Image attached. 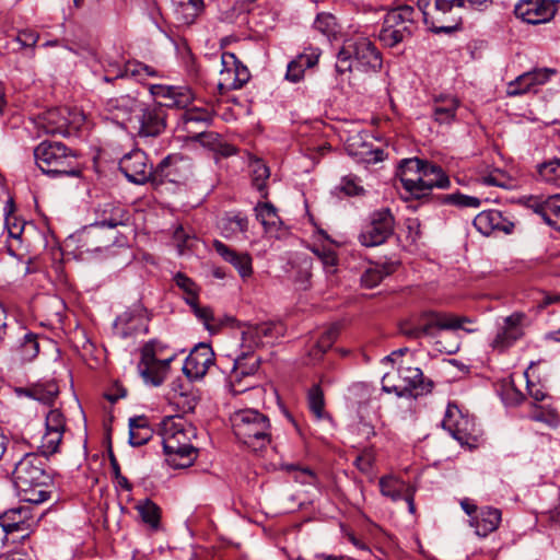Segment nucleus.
<instances>
[{"label": "nucleus", "mask_w": 560, "mask_h": 560, "mask_svg": "<svg viewBox=\"0 0 560 560\" xmlns=\"http://www.w3.org/2000/svg\"><path fill=\"white\" fill-rule=\"evenodd\" d=\"M12 481L24 502L40 504L50 498L52 478L42 455L24 454L14 465Z\"/></svg>", "instance_id": "f257e3e1"}, {"label": "nucleus", "mask_w": 560, "mask_h": 560, "mask_svg": "<svg viewBox=\"0 0 560 560\" xmlns=\"http://www.w3.org/2000/svg\"><path fill=\"white\" fill-rule=\"evenodd\" d=\"M160 435L165 460L170 466L187 468L197 459L198 450L191 444L197 436V429L182 416L164 418L160 424Z\"/></svg>", "instance_id": "f03ea898"}, {"label": "nucleus", "mask_w": 560, "mask_h": 560, "mask_svg": "<svg viewBox=\"0 0 560 560\" xmlns=\"http://www.w3.org/2000/svg\"><path fill=\"white\" fill-rule=\"evenodd\" d=\"M38 168L49 177H79L82 173L79 154L75 150L58 141H42L34 149Z\"/></svg>", "instance_id": "7ed1b4c3"}, {"label": "nucleus", "mask_w": 560, "mask_h": 560, "mask_svg": "<svg viewBox=\"0 0 560 560\" xmlns=\"http://www.w3.org/2000/svg\"><path fill=\"white\" fill-rule=\"evenodd\" d=\"M463 323H470V319L456 317L451 313L425 310L401 322L399 330L408 339L434 338L441 330L463 328Z\"/></svg>", "instance_id": "20e7f679"}, {"label": "nucleus", "mask_w": 560, "mask_h": 560, "mask_svg": "<svg viewBox=\"0 0 560 560\" xmlns=\"http://www.w3.org/2000/svg\"><path fill=\"white\" fill-rule=\"evenodd\" d=\"M235 436L253 451H260L271 443V423L265 413L257 409H242L231 416Z\"/></svg>", "instance_id": "39448f33"}, {"label": "nucleus", "mask_w": 560, "mask_h": 560, "mask_svg": "<svg viewBox=\"0 0 560 560\" xmlns=\"http://www.w3.org/2000/svg\"><path fill=\"white\" fill-rule=\"evenodd\" d=\"M417 5L422 13L428 30L434 34H452L462 27V10L466 8V0H418Z\"/></svg>", "instance_id": "423d86ee"}, {"label": "nucleus", "mask_w": 560, "mask_h": 560, "mask_svg": "<svg viewBox=\"0 0 560 560\" xmlns=\"http://www.w3.org/2000/svg\"><path fill=\"white\" fill-rule=\"evenodd\" d=\"M417 30V11L410 5H400L384 15L377 38L384 47L395 48L410 40Z\"/></svg>", "instance_id": "0eeeda50"}, {"label": "nucleus", "mask_w": 560, "mask_h": 560, "mask_svg": "<svg viewBox=\"0 0 560 560\" xmlns=\"http://www.w3.org/2000/svg\"><path fill=\"white\" fill-rule=\"evenodd\" d=\"M395 231V217L389 208L372 211L359 234V242L365 247L384 244Z\"/></svg>", "instance_id": "6e6552de"}, {"label": "nucleus", "mask_w": 560, "mask_h": 560, "mask_svg": "<svg viewBox=\"0 0 560 560\" xmlns=\"http://www.w3.org/2000/svg\"><path fill=\"white\" fill-rule=\"evenodd\" d=\"M166 108L162 103H140L130 129L141 138L160 136L166 128Z\"/></svg>", "instance_id": "1a4fd4ad"}, {"label": "nucleus", "mask_w": 560, "mask_h": 560, "mask_svg": "<svg viewBox=\"0 0 560 560\" xmlns=\"http://www.w3.org/2000/svg\"><path fill=\"white\" fill-rule=\"evenodd\" d=\"M222 69L218 82L221 94L242 89L250 79L248 68L237 59L235 54L225 51L221 56Z\"/></svg>", "instance_id": "9d476101"}, {"label": "nucleus", "mask_w": 560, "mask_h": 560, "mask_svg": "<svg viewBox=\"0 0 560 560\" xmlns=\"http://www.w3.org/2000/svg\"><path fill=\"white\" fill-rule=\"evenodd\" d=\"M559 5L560 0H520L513 12L523 22L537 25L551 21Z\"/></svg>", "instance_id": "9b49d317"}, {"label": "nucleus", "mask_w": 560, "mask_h": 560, "mask_svg": "<svg viewBox=\"0 0 560 560\" xmlns=\"http://www.w3.org/2000/svg\"><path fill=\"white\" fill-rule=\"evenodd\" d=\"M442 427L448 431L460 445H467L469 447L476 446L478 438L475 424L468 417L463 416L456 406H447Z\"/></svg>", "instance_id": "f8f14e48"}, {"label": "nucleus", "mask_w": 560, "mask_h": 560, "mask_svg": "<svg viewBox=\"0 0 560 560\" xmlns=\"http://www.w3.org/2000/svg\"><path fill=\"white\" fill-rule=\"evenodd\" d=\"M355 62V70L360 72H378L383 67L381 51L375 44L366 37L347 39Z\"/></svg>", "instance_id": "ddd939ff"}, {"label": "nucleus", "mask_w": 560, "mask_h": 560, "mask_svg": "<svg viewBox=\"0 0 560 560\" xmlns=\"http://www.w3.org/2000/svg\"><path fill=\"white\" fill-rule=\"evenodd\" d=\"M119 170L130 183L137 185L152 183L154 167L149 163L148 155L140 149L126 153L119 161Z\"/></svg>", "instance_id": "4468645a"}, {"label": "nucleus", "mask_w": 560, "mask_h": 560, "mask_svg": "<svg viewBox=\"0 0 560 560\" xmlns=\"http://www.w3.org/2000/svg\"><path fill=\"white\" fill-rule=\"evenodd\" d=\"M189 160L180 154H168L153 170L152 185L180 183L189 173Z\"/></svg>", "instance_id": "2eb2a0df"}, {"label": "nucleus", "mask_w": 560, "mask_h": 560, "mask_svg": "<svg viewBox=\"0 0 560 560\" xmlns=\"http://www.w3.org/2000/svg\"><path fill=\"white\" fill-rule=\"evenodd\" d=\"M152 357L153 354L149 348H141V358L137 369L145 384L158 387L164 383L170 364L176 358V353L172 352L161 361H156Z\"/></svg>", "instance_id": "dca6fc26"}, {"label": "nucleus", "mask_w": 560, "mask_h": 560, "mask_svg": "<svg viewBox=\"0 0 560 560\" xmlns=\"http://www.w3.org/2000/svg\"><path fill=\"white\" fill-rule=\"evenodd\" d=\"M398 376L405 388L400 394L407 395L408 398L417 399L432 393L434 388V382L425 377L419 368L401 364L398 368Z\"/></svg>", "instance_id": "f3484780"}, {"label": "nucleus", "mask_w": 560, "mask_h": 560, "mask_svg": "<svg viewBox=\"0 0 560 560\" xmlns=\"http://www.w3.org/2000/svg\"><path fill=\"white\" fill-rule=\"evenodd\" d=\"M214 364V352L210 345L200 342L186 358L183 372L191 381L202 378L209 368Z\"/></svg>", "instance_id": "a211bd4d"}, {"label": "nucleus", "mask_w": 560, "mask_h": 560, "mask_svg": "<svg viewBox=\"0 0 560 560\" xmlns=\"http://www.w3.org/2000/svg\"><path fill=\"white\" fill-rule=\"evenodd\" d=\"M472 224L486 236L493 233L511 234L515 228V222L510 215L495 209L481 211L475 217Z\"/></svg>", "instance_id": "6ab92c4d"}, {"label": "nucleus", "mask_w": 560, "mask_h": 560, "mask_svg": "<svg viewBox=\"0 0 560 560\" xmlns=\"http://www.w3.org/2000/svg\"><path fill=\"white\" fill-rule=\"evenodd\" d=\"M98 221L86 230V237H97L101 234V228H117L125 225L129 221L128 211L115 202H105L97 208Z\"/></svg>", "instance_id": "aec40b11"}, {"label": "nucleus", "mask_w": 560, "mask_h": 560, "mask_svg": "<svg viewBox=\"0 0 560 560\" xmlns=\"http://www.w3.org/2000/svg\"><path fill=\"white\" fill-rule=\"evenodd\" d=\"M37 126L47 135L68 137L72 133L73 120L66 107L51 108L38 116Z\"/></svg>", "instance_id": "412c9836"}, {"label": "nucleus", "mask_w": 560, "mask_h": 560, "mask_svg": "<svg viewBox=\"0 0 560 560\" xmlns=\"http://www.w3.org/2000/svg\"><path fill=\"white\" fill-rule=\"evenodd\" d=\"M418 189L415 191V199H423L431 195L433 188L447 189L451 187V179L444 170L434 163L427 162L422 170L421 177L417 178Z\"/></svg>", "instance_id": "4be33fe9"}, {"label": "nucleus", "mask_w": 560, "mask_h": 560, "mask_svg": "<svg viewBox=\"0 0 560 560\" xmlns=\"http://www.w3.org/2000/svg\"><path fill=\"white\" fill-rule=\"evenodd\" d=\"M212 118L209 109L194 106L179 114L177 127L186 132L188 138H197L205 133Z\"/></svg>", "instance_id": "5701e85b"}, {"label": "nucleus", "mask_w": 560, "mask_h": 560, "mask_svg": "<svg viewBox=\"0 0 560 560\" xmlns=\"http://www.w3.org/2000/svg\"><path fill=\"white\" fill-rule=\"evenodd\" d=\"M524 318L523 313H513L505 317L504 325L493 338L491 347L499 352H504L512 347L523 336L521 324Z\"/></svg>", "instance_id": "b1692460"}, {"label": "nucleus", "mask_w": 560, "mask_h": 560, "mask_svg": "<svg viewBox=\"0 0 560 560\" xmlns=\"http://www.w3.org/2000/svg\"><path fill=\"white\" fill-rule=\"evenodd\" d=\"M284 327L281 323L266 322L260 324H247L242 331V343L252 345L255 349L264 345L265 339H276L283 335Z\"/></svg>", "instance_id": "393cba45"}, {"label": "nucleus", "mask_w": 560, "mask_h": 560, "mask_svg": "<svg viewBox=\"0 0 560 560\" xmlns=\"http://www.w3.org/2000/svg\"><path fill=\"white\" fill-rule=\"evenodd\" d=\"M150 92L155 97H162L168 101L163 104L165 108L176 107L186 110L190 108L189 106L194 100L192 92L187 86L154 84L151 85Z\"/></svg>", "instance_id": "a878e982"}, {"label": "nucleus", "mask_w": 560, "mask_h": 560, "mask_svg": "<svg viewBox=\"0 0 560 560\" xmlns=\"http://www.w3.org/2000/svg\"><path fill=\"white\" fill-rule=\"evenodd\" d=\"M140 101L130 95H124L107 103V110L112 119L126 129L131 128L140 106Z\"/></svg>", "instance_id": "bb28decb"}, {"label": "nucleus", "mask_w": 560, "mask_h": 560, "mask_svg": "<svg viewBox=\"0 0 560 560\" xmlns=\"http://www.w3.org/2000/svg\"><path fill=\"white\" fill-rule=\"evenodd\" d=\"M427 160L419 158L404 159L399 162L396 176L399 178L402 187L413 197L418 189L417 178L421 177L422 170L427 164Z\"/></svg>", "instance_id": "cd10ccee"}, {"label": "nucleus", "mask_w": 560, "mask_h": 560, "mask_svg": "<svg viewBox=\"0 0 560 560\" xmlns=\"http://www.w3.org/2000/svg\"><path fill=\"white\" fill-rule=\"evenodd\" d=\"M502 520L501 510L492 506H482L478 513L471 517L470 525L475 527V533L479 537H487L499 528Z\"/></svg>", "instance_id": "c85d7f7f"}, {"label": "nucleus", "mask_w": 560, "mask_h": 560, "mask_svg": "<svg viewBox=\"0 0 560 560\" xmlns=\"http://www.w3.org/2000/svg\"><path fill=\"white\" fill-rule=\"evenodd\" d=\"M260 364V357L256 355L252 345L242 343L241 352L233 364V377L240 382L245 376L254 375Z\"/></svg>", "instance_id": "c756f323"}, {"label": "nucleus", "mask_w": 560, "mask_h": 560, "mask_svg": "<svg viewBox=\"0 0 560 560\" xmlns=\"http://www.w3.org/2000/svg\"><path fill=\"white\" fill-rule=\"evenodd\" d=\"M215 252L229 264L234 266L242 278H247L253 273L252 257L247 253H237L221 241H214Z\"/></svg>", "instance_id": "7c9ffc66"}, {"label": "nucleus", "mask_w": 560, "mask_h": 560, "mask_svg": "<svg viewBox=\"0 0 560 560\" xmlns=\"http://www.w3.org/2000/svg\"><path fill=\"white\" fill-rule=\"evenodd\" d=\"M532 208L548 225L560 232V194L551 195L541 201H534Z\"/></svg>", "instance_id": "2f4dec72"}, {"label": "nucleus", "mask_w": 560, "mask_h": 560, "mask_svg": "<svg viewBox=\"0 0 560 560\" xmlns=\"http://www.w3.org/2000/svg\"><path fill=\"white\" fill-rule=\"evenodd\" d=\"M21 393L43 404L50 405L59 395V385L51 380H42L21 389Z\"/></svg>", "instance_id": "473e14b6"}, {"label": "nucleus", "mask_w": 560, "mask_h": 560, "mask_svg": "<svg viewBox=\"0 0 560 560\" xmlns=\"http://www.w3.org/2000/svg\"><path fill=\"white\" fill-rule=\"evenodd\" d=\"M459 101L455 96L440 95L434 98L433 118L439 124H451L456 118Z\"/></svg>", "instance_id": "72a5a7b5"}, {"label": "nucleus", "mask_w": 560, "mask_h": 560, "mask_svg": "<svg viewBox=\"0 0 560 560\" xmlns=\"http://www.w3.org/2000/svg\"><path fill=\"white\" fill-rule=\"evenodd\" d=\"M248 218L242 212H230L221 219V231L222 235L226 238L236 236L242 233L245 234L248 231Z\"/></svg>", "instance_id": "f704fd0d"}, {"label": "nucleus", "mask_w": 560, "mask_h": 560, "mask_svg": "<svg viewBox=\"0 0 560 560\" xmlns=\"http://www.w3.org/2000/svg\"><path fill=\"white\" fill-rule=\"evenodd\" d=\"M254 211L256 219L261 223L266 232L279 230L282 222L277 208L271 202H257Z\"/></svg>", "instance_id": "c9c22d12"}, {"label": "nucleus", "mask_w": 560, "mask_h": 560, "mask_svg": "<svg viewBox=\"0 0 560 560\" xmlns=\"http://www.w3.org/2000/svg\"><path fill=\"white\" fill-rule=\"evenodd\" d=\"M27 514L28 512L23 508L8 510L0 515V525L7 534L25 532Z\"/></svg>", "instance_id": "e433bc0d"}, {"label": "nucleus", "mask_w": 560, "mask_h": 560, "mask_svg": "<svg viewBox=\"0 0 560 560\" xmlns=\"http://www.w3.org/2000/svg\"><path fill=\"white\" fill-rule=\"evenodd\" d=\"M14 351L22 361L28 362L34 360L39 353L38 335L32 331H24L23 336L19 338Z\"/></svg>", "instance_id": "4c0bfd02"}, {"label": "nucleus", "mask_w": 560, "mask_h": 560, "mask_svg": "<svg viewBox=\"0 0 560 560\" xmlns=\"http://www.w3.org/2000/svg\"><path fill=\"white\" fill-rule=\"evenodd\" d=\"M136 510L138 511L142 522L149 525L152 529H158L160 527L161 509L151 499L147 498L144 500H140L136 504Z\"/></svg>", "instance_id": "58836bf2"}, {"label": "nucleus", "mask_w": 560, "mask_h": 560, "mask_svg": "<svg viewBox=\"0 0 560 560\" xmlns=\"http://www.w3.org/2000/svg\"><path fill=\"white\" fill-rule=\"evenodd\" d=\"M394 271V267L392 264L388 265H375L373 267L368 268L361 275V284L366 289H373L378 285L383 279L389 276Z\"/></svg>", "instance_id": "ea45409f"}, {"label": "nucleus", "mask_w": 560, "mask_h": 560, "mask_svg": "<svg viewBox=\"0 0 560 560\" xmlns=\"http://www.w3.org/2000/svg\"><path fill=\"white\" fill-rule=\"evenodd\" d=\"M440 205H451L457 208H479L481 200L474 196H467L459 190L453 194L438 195L435 197Z\"/></svg>", "instance_id": "a19ab883"}, {"label": "nucleus", "mask_w": 560, "mask_h": 560, "mask_svg": "<svg viewBox=\"0 0 560 560\" xmlns=\"http://www.w3.org/2000/svg\"><path fill=\"white\" fill-rule=\"evenodd\" d=\"M539 178L560 187V156H555L537 165Z\"/></svg>", "instance_id": "79ce46f5"}, {"label": "nucleus", "mask_w": 560, "mask_h": 560, "mask_svg": "<svg viewBox=\"0 0 560 560\" xmlns=\"http://www.w3.org/2000/svg\"><path fill=\"white\" fill-rule=\"evenodd\" d=\"M270 176L269 167L261 163L256 162L253 164L252 170V185L260 192L261 198H268L267 180Z\"/></svg>", "instance_id": "37998d69"}, {"label": "nucleus", "mask_w": 560, "mask_h": 560, "mask_svg": "<svg viewBox=\"0 0 560 560\" xmlns=\"http://www.w3.org/2000/svg\"><path fill=\"white\" fill-rule=\"evenodd\" d=\"M335 70L338 75H345L355 70V62L347 40L337 52Z\"/></svg>", "instance_id": "c03bdc74"}, {"label": "nucleus", "mask_w": 560, "mask_h": 560, "mask_svg": "<svg viewBox=\"0 0 560 560\" xmlns=\"http://www.w3.org/2000/svg\"><path fill=\"white\" fill-rule=\"evenodd\" d=\"M529 418L534 421L544 422L551 428H556L560 423L557 410L550 407L535 405Z\"/></svg>", "instance_id": "a18cd8bd"}, {"label": "nucleus", "mask_w": 560, "mask_h": 560, "mask_svg": "<svg viewBox=\"0 0 560 560\" xmlns=\"http://www.w3.org/2000/svg\"><path fill=\"white\" fill-rule=\"evenodd\" d=\"M14 201L10 198L4 206L5 225L8 228L9 235L13 238H20L23 230L24 222H18L15 217H12L14 212Z\"/></svg>", "instance_id": "49530a36"}, {"label": "nucleus", "mask_w": 560, "mask_h": 560, "mask_svg": "<svg viewBox=\"0 0 560 560\" xmlns=\"http://www.w3.org/2000/svg\"><path fill=\"white\" fill-rule=\"evenodd\" d=\"M534 86L529 72H525L508 84L506 94L509 96L522 95L529 92Z\"/></svg>", "instance_id": "de8ad7c7"}, {"label": "nucleus", "mask_w": 560, "mask_h": 560, "mask_svg": "<svg viewBox=\"0 0 560 560\" xmlns=\"http://www.w3.org/2000/svg\"><path fill=\"white\" fill-rule=\"evenodd\" d=\"M63 432L61 431H48L46 430L45 435L42 439V444L39 446V450L44 456H49L55 454L59 445L62 441Z\"/></svg>", "instance_id": "09e8293b"}, {"label": "nucleus", "mask_w": 560, "mask_h": 560, "mask_svg": "<svg viewBox=\"0 0 560 560\" xmlns=\"http://www.w3.org/2000/svg\"><path fill=\"white\" fill-rule=\"evenodd\" d=\"M192 312L211 334L217 332L222 327V322H217V318L210 307L199 305L196 306Z\"/></svg>", "instance_id": "8fccbe9b"}, {"label": "nucleus", "mask_w": 560, "mask_h": 560, "mask_svg": "<svg viewBox=\"0 0 560 560\" xmlns=\"http://www.w3.org/2000/svg\"><path fill=\"white\" fill-rule=\"evenodd\" d=\"M336 18L330 13H318L314 23L313 27L320 32L325 36H331L336 33Z\"/></svg>", "instance_id": "3c124183"}, {"label": "nucleus", "mask_w": 560, "mask_h": 560, "mask_svg": "<svg viewBox=\"0 0 560 560\" xmlns=\"http://www.w3.org/2000/svg\"><path fill=\"white\" fill-rule=\"evenodd\" d=\"M313 253L318 257V259L323 264L326 273L332 275L337 271L338 257L335 250L330 248H315L313 249Z\"/></svg>", "instance_id": "603ef678"}, {"label": "nucleus", "mask_w": 560, "mask_h": 560, "mask_svg": "<svg viewBox=\"0 0 560 560\" xmlns=\"http://www.w3.org/2000/svg\"><path fill=\"white\" fill-rule=\"evenodd\" d=\"M380 490L384 497L390 498L393 501L401 499V485L392 477H382L380 479Z\"/></svg>", "instance_id": "864d4df0"}, {"label": "nucleus", "mask_w": 560, "mask_h": 560, "mask_svg": "<svg viewBox=\"0 0 560 560\" xmlns=\"http://www.w3.org/2000/svg\"><path fill=\"white\" fill-rule=\"evenodd\" d=\"M308 406L312 412L320 418L324 412V393L319 385H313L308 390Z\"/></svg>", "instance_id": "5fc2aeb1"}, {"label": "nucleus", "mask_w": 560, "mask_h": 560, "mask_svg": "<svg viewBox=\"0 0 560 560\" xmlns=\"http://www.w3.org/2000/svg\"><path fill=\"white\" fill-rule=\"evenodd\" d=\"M320 55L322 51L318 47L308 46L305 47L304 50L295 57V59L304 69H308L317 65Z\"/></svg>", "instance_id": "6e6d98bb"}, {"label": "nucleus", "mask_w": 560, "mask_h": 560, "mask_svg": "<svg viewBox=\"0 0 560 560\" xmlns=\"http://www.w3.org/2000/svg\"><path fill=\"white\" fill-rule=\"evenodd\" d=\"M339 336V326L338 325H331L329 328H327L318 338L316 342V348L318 351L325 353L328 351L331 346L335 343Z\"/></svg>", "instance_id": "4d7b16f0"}, {"label": "nucleus", "mask_w": 560, "mask_h": 560, "mask_svg": "<svg viewBox=\"0 0 560 560\" xmlns=\"http://www.w3.org/2000/svg\"><path fill=\"white\" fill-rule=\"evenodd\" d=\"M183 14L185 15V22H192L203 10L202 0H185L180 7Z\"/></svg>", "instance_id": "13d9d810"}, {"label": "nucleus", "mask_w": 560, "mask_h": 560, "mask_svg": "<svg viewBox=\"0 0 560 560\" xmlns=\"http://www.w3.org/2000/svg\"><path fill=\"white\" fill-rule=\"evenodd\" d=\"M46 430L48 431H61L66 430V418L59 409L50 410L46 416Z\"/></svg>", "instance_id": "bf43d9fd"}, {"label": "nucleus", "mask_w": 560, "mask_h": 560, "mask_svg": "<svg viewBox=\"0 0 560 560\" xmlns=\"http://www.w3.org/2000/svg\"><path fill=\"white\" fill-rule=\"evenodd\" d=\"M340 189L347 196H360L364 194V188L358 183L354 176H345L341 179Z\"/></svg>", "instance_id": "052dcab7"}, {"label": "nucleus", "mask_w": 560, "mask_h": 560, "mask_svg": "<svg viewBox=\"0 0 560 560\" xmlns=\"http://www.w3.org/2000/svg\"><path fill=\"white\" fill-rule=\"evenodd\" d=\"M142 65H143L142 62L137 61V60L127 61L122 71H120L115 77V79L131 77V78H136L138 80H142L143 79V73L141 70Z\"/></svg>", "instance_id": "680f3d73"}, {"label": "nucleus", "mask_w": 560, "mask_h": 560, "mask_svg": "<svg viewBox=\"0 0 560 560\" xmlns=\"http://www.w3.org/2000/svg\"><path fill=\"white\" fill-rule=\"evenodd\" d=\"M142 348H149L153 354L152 359H155L156 361H161L163 359H166L170 354L167 345L163 343L160 340L152 339L144 343Z\"/></svg>", "instance_id": "e2e57ef3"}, {"label": "nucleus", "mask_w": 560, "mask_h": 560, "mask_svg": "<svg viewBox=\"0 0 560 560\" xmlns=\"http://www.w3.org/2000/svg\"><path fill=\"white\" fill-rule=\"evenodd\" d=\"M153 435L151 428L138 430L137 432H129V444L131 446H142L147 444Z\"/></svg>", "instance_id": "0e129e2a"}, {"label": "nucleus", "mask_w": 560, "mask_h": 560, "mask_svg": "<svg viewBox=\"0 0 560 560\" xmlns=\"http://www.w3.org/2000/svg\"><path fill=\"white\" fill-rule=\"evenodd\" d=\"M305 69L302 65L298 63V60L294 58L291 60L287 68L285 79L296 83L304 78Z\"/></svg>", "instance_id": "69168bd1"}, {"label": "nucleus", "mask_w": 560, "mask_h": 560, "mask_svg": "<svg viewBox=\"0 0 560 560\" xmlns=\"http://www.w3.org/2000/svg\"><path fill=\"white\" fill-rule=\"evenodd\" d=\"M174 281L186 294L195 293V291L198 290L196 282L183 272H177L174 276Z\"/></svg>", "instance_id": "338daca9"}, {"label": "nucleus", "mask_w": 560, "mask_h": 560, "mask_svg": "<svg viewBox=\"0 0 560 560\" xmlns=\"http://www.w3.org/2000/svg\"><path fill=\"white\" fill-rule=\"evenodd\" d=\"M532 78V81L534 85H541L545 84L552 74L556 73V70L549 69V68H541V69H534L532 71H528Z\"/></svg>", "instance_id": "774afa93"}]
</instances>
